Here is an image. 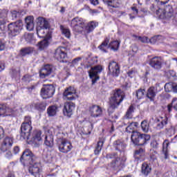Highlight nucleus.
Listing matches in <instances>:
<instances>
[{
	"label": "nucleus",
	"mask_w": 177,
	"mask_h": 177,
	"mask_svg": "<svg viewBox=\"0 0 177 177\" xmlns=\"http://www.w3.org/2000/svg\"><path fill=\"white\" fill-rule=\"evenodd\" d=\"M8 12V11L6 9L0 10V30L1 31H6L8 28L9 38L13 39L21 32L23 22L19 20L15 22H11L7 26L8 23H9Z\"/></svg>",
	"instance_id": "obj_1"
},
{
	"label": "nucleus",
	"mask_w": 177,
	"mask_h": 177,
	"mask_svg": "<svg viewBox=\"0 0 177 177\" xmlns=\"http://www.w3.org/2000/svg\"><path fill=\"white\" fill-rule=\"evenodd\" d=\"M151 12L156 15L160 19H171L174 23L177 24V13L175 14L172 6L167 5L165 7H159L157 5L152 4L150 8Z\"/></svg>",
	"instance_id": "obj_2"
},
{
	"label": "nucleus",
	"mask_w": 177,
	"mask_h": 177,
	"mask_svg": "<svg viewBox=\"0 0 177 177\" xmlns=\"http://www.w3.org/2000/svg\"><path fill=\"white\" fill-rule=\"evenodd\" d=\"M124 93L121 91V89H117L113 95L109 99V107L108 109L109 114H113L115 109L118 108V106L121 104L122 100H124Z\"/></svg>",
	"instance_id": "obj_3"
},
{
	"label": "nucleus",
	"mask_w": 177,
	"mask_h": 177,
	"mask_svg": "<svg viewBox=\"0 0 177 177\" xmlns=\"http://www.w3.org/2000/svg\"><path fill=\"white\" fill-rule=\"evenodd\" d=\"M106 158L109 160H113L110 163V167L115 171H121L123 167H125V161L127 160L126 158H123L121 160V158L117 154V153H108L106 156Z\"/></svg>",
	"instance_id": "obj_4"
},
{
	"label": "nucleus",
	"mask_w": 177,
	"mask_h": 177,
	"mask_svg": "<svg viewBox=\"0 0 177 177\" xmlns=\"http://www.w3.org/2000/svg\"><path fill=\"white\" fill-rule=\"evenodd\" d=\"M131 139L136 146H146L151 139V137L149 134L140 133L137 131L131 134Z\"/></svg>",
	"instance_id": "obj_5"
},
{
	"label": "nucleus",
	"mask_w": 177,
	"mask_h": 177,
	"mask_svg": "<svg viewBox=\"0 0 177 177\" xmlns=\"http://www.w3.org/2000/svg\"><path fill=\"white\" fill-rule=\"evenodd\" d=\"M110 42V38L106 37L104 39V41L98 46L99 49L102 50V52H104V53H107L106 48H111L112 50L114 52L117 51V50L120 48V41H113Z\"/></svg>",
	"instance_id": "obj_6"
},
{
	"label": "nucleus",
	"mask_w": 177,
	"mask_h": 177,
	"mask_svg": "<svg viewBox=\"0 0 177 177\" xmlns=\"http://www.w3.org/2000/svg\"><path fill=\"white\" fill-rule=\"evenodd\" d=\"M20 161L26 165L33 164L35 161H38V158L34 155L31 150L26 149L22 153Z\"/></svg>",
	"instance_id": "obj_7"
},
{
	"label": "nucleus",
	"mask_w": 177,
	"mask_h": 177,
	"mask_svg": "<svg viewBox=\"0 0 177 177\" xmlns=\"http://www.w3.org/2000/svg\"><path fill=\"white\" fill-rule=\"evenodd\" d=\"M55 86L53 84H44L41 89L40 95L43 99H50L55 95Z\"/></svg>",
	"instance_id": "obj_8"
},
{
	"label": "nucleus",
	"mask_w": 177,
	"mask_h": 177,
	"mask_svg": "<svg viewBox=\"0 0 177 177\" xmlns=\"http://www.w3.org/2000/svg\"><path fill=\"white\" fill-rule=\"evenodd\" d=\"M71 26L75 32H82L84 27H85V24L82 21V19L75 17L71 20Z\"/></svg>",
	"instance_id": "obj_9"
},
{
	"label": "nucleus",
	"mask_w": 177,
	"mask_h": 177,
	"mask_svg": "<svg viewBox=\"0 0 177 177\" xmlns=\"http://www.w3.org/2000/svg\"><path fill=\"white\" fill-rule=\"evenodd\" d=\"M57 145L61 153H67L73 149V145L66 138L59 139Z\"/></svg>",
	"instance_id": "obj_10"
},
{
	"label": "nucleus",
	"mask_w": 177,
	"mask_h": 177,
	"mask_svg": "<svg viewBox=\"0 0 177 177\" xmlns=\"http://www.w3.org/2000/svg\"><path fill=\"white\" fill-rule=\"evenodd\" d=\"M31 131H32V126L29 124H21V140H28L31 136Z\"/></svg>",
	"instance_id": "obj_11"
},
{
	"label": "nucleus",
	"mask_w": 177,
	"mask_h": 177,
	"mask_svg": "<svg viewBox=\"0 0 177 177\" xmlns=\"http://www.w3.org/2000/svg\"><path fill=\"white\" fill-rule=\"evenodd\" d=\"M64 50H66L64 47H58L54 53V57L61 63H67V54Z\"/></svg>",
	"instance_id": "obj_12"
},
{
	"label": "nucleus",
	"mask_w": 177,
	"mask_h": 177,
	"mask_svg": "<svg viewBox=\"0 0 177 177\" xmlns=\"http://www.w3.org/2000/svg\"><path fill=\"white\" fill-rule=\"evenodd\" d=\"M102 66L100 65L95 66L94 67H91V70L88 71V75L92 80V84H96L97 80H99L100 77L98 74L102 73Z\"/></svg>",
	"instance_id": "obj_13"
},
{
	"label": "nucleus",
	"mask_w": 177,
	"mask_h": 177,
	"mask_svg": "<svg viewBox=\"0 0 177 177\" xmlns=\"http://www.w3.org/2000/svg\"><path fill=\"white\" fill-rule=\"evenodd\" d=\"M63 96L65 100H75V99L78 98L77 90L73 86L66 88L63 93Z\"/></svg>",
	"instance_id": "obj_14"
},
{
	"label": "nucleus",
	"mask_w": 177,
	"mask_h": 177,
	"mask_svg": "<svg viewBox=\"0 0 177 177\" xmlns=\"http://www.w3.org/2000/svg\"><path fill=\"white\" fill-rule=\"evenodd\" d=\"M162 63H164L162 57L156 56L149 59V64L152 68L158 71L162 68Z\"/></svg>",
	"instance_id": "obj_15"
},
{
	"label": "nucleus",
	"mask_w": 177,
	"mask_h": 177,
	"mask_svg": "<svg viewBox=\"0 0 177 177\" xmlns=\"http://www.w3.org/2000/svg\"><path fill=\"white\" fill-rule=\"evenodd\" d=\"M28 172L32 176L37 177V175H39V172H41V165L38 162V160L33 162L32 164H29Z\"/></svg>",
	"instance_id": "obj_16"
},
{
	"label": "nucleus",
	"mask_w": 177,
	"mask_h": 177,
	"mask_svg": "<svg viewBox=\"0 0 177 177\" xmlns=\"http://www.w3.org/2000/svg\"><path fill=\"white\" fill-rule=\"evenodd\" d=\"M109 71L113 77H118L120 75V65L115 61H111L109 64Z\"/></svg>",
	"instance_id": "obj_17"
},
{
	"label": "nucleus",
	"mask_w": 177,
	"mask_h": 177,
	"mask_svg": "<svg viewBox=\"0 0 177 177\" xmlns=\"http://www.w3.org/2000/svg\"><path fill=\"white\" fill-rule=\"evenodd\" d=\"M52 73H53V66L46 64L40 70L39 75L41 78H46L47 77H49Z\"/></svg>",
	"instance_id": "obj_18"
},
{
	"label": "nucleus",
	"mask_w": 177,
	"mask_h": 177,
	"mask_svg": "<svg viewBox=\"0 0 177 177\" xmlns=\"http://www.w3.org/2000/svg\"><path fill=\"white\" fill-rule=\"evenodd\" d=\"M12 146H13V138L10 137H6L3 140L0 150L1 151H3V153H5V151L10 150Z\"/></svg>",
	"instance_id": "obj_19"
},
{
	"label": "nucleus",
	"mask_w": 177,
	"mask_h": 177,
	"mask_svg": "<svg viewBox=\"0 0 177 177\" xmlns=\"http://www.w3.org/2000/svg\"><path fill=\"white\" fill-rule=\"evenodd\" d=\"M89 113L91 117L97 118V117L102 115L103 111L102 110V107L99 106V105H92L89 107Z\"/></svg>",
	"instance_id": "obj_20"
},
{
	"label": "nucleus",
	"mask_w": 177,
	"mask_h": 177,
	"mask_svg": "<svg viewBox=\"0 0 177 177\" xmlns=\"http://www.w3.org/2000/svg\"><path fill=\"white\" fill-rule=\"evenodd\" d=\"M41 132L39 130H35L31 136L29 138V139H31L32 142L35 143V147H38L39 146V142L42 140V138L41 137Z\"/></svg>",
	"instance_id": "obj_21"
},
{
	"label": "nucleus",
	"mask_w": 177,
	"mask_h": 177,
	"mask_svg": "<svg viewBox=\"0 0 177 177\" xmlns=\"http://www.w3.org/2000/svg\"><path fill=\"white\" fill-rule=\"evenodd\" d=\"M74 109H75V104L73 102H66L63 109L64 115L71 117L73 115V111Z\"/></svg>",
	"instance_id": "obj_22"
},
{
	"label": "nucleus",
	"mask_w": 177,
	"mask_h": 177,
	"mask_svg": "<svg viewBox=\"0 0 177 177\" xmlns=\"http://www.w3.org/2000/svg\"><path fill=\"white\" fill-rule=\"evenodd\" d=\"M155 122L156 123V129H164V127L168 125V117H160V118H156L155 120Z\"/></svg>",
	"instance_id": "obj_23"
},
{
	"label": "nucleus",
	"mask_w": 177,
	"mask_h": 177,
	"mask_svg": "<svg viewBox=\"0 0 177 177\" xmlns=\"http://www.w3.org/2000/svg\"><path fill=\"white\" fill-rule=\"evenodd\" d=\"M37 23L38 26L37 28H45V30H48L50 27L49 22L44 17H39Z\"/></svg>",
	"instance_id": "obj_24"
},
{
	"label": "nucleus",
	"mask_w": 177,
	"mask_h": 177,
	"mask_svg": "<svg viewBox=\"0 0 177 177\" xmlns=\"http://www.w3.org/2000/svg\"><path fill=\"white\" fill-rule=\"evenodd\" d=\"M156 95L157 89H156V87L151 86L148 88L147 92V97H148L151 102H154V99H156Z\"/></svg>",
	"instance_id": "obj_25"
},
{
	"label": "nucleus",
	"mask_w": 177,
	"mask_h": 177,
	"mask_svg": "<svg viewBox=\"0 0 177 177\" xmlns=\"http://www.w3.org/2000/svg\"><path fill=\"white\" fill-rule=\"evenodd\" d=\"M113 147H115V149L118 150V151L122 152L127 148V145L122 141L117 140L113 142Z\"/></svg>",
	"instance_id": "obj_26"
},
{
	"label": "nucleus",
	"mask_w": 177,
	"mask_h": 177,
	"mask_svg": "<svg viewBox=\"0 0 177 177\" xmlns=\"http://www.w3.org/2000/svg\"><path fill=\"white\" fill-rule=\"evenodd\" d=\"M25 23L26 24V29L28 31H32L34 30V17L29 16L25 19Z\"/></svg>",
	"instance_id": "obj_27"
},
{
	"label": "nucleus",
	"mask_w": 177,
	"mask_h": 177,
	"mask_svg": "<svg viewBox=\"0 0 177 177\" xmlns=\"http://www.w3.org/2000/svg\"><path fill=\"white\" fill-rule=\"evenodd\" d=\"M50 38H52V37L48 36L46 37L43 41L39 42L38 46L40 50H44V49H46V48L49 46V39H50Z\"/></svg>",
	"instance_id": "obj_28"
},
{
	"label": "nucleus",
	"mask_w": 177,
	"mask_h": 177,
	"mask_svg": "<svg viewBox=\"0 0 177 177\" xmlns=\"http://www.w3.org/2000/svg\"><path fill=\"white\" fill-rule=\"evenodd\" d=\"M141 172L142 175H145V176H147L150 174V172H151V167H150V165L147 162L142 163Z\"/></svg>",
	"instance_id": "obj_29"
},
{
	"label": "nucleus",
	"mask_w": 177,
	"mask_h": 177,
	"mask_svg": "<svg viewBox=\"0 0 177 177\" xmlns=\"http://www.w3.org/2000/svg\"><path fill=\"white\" fill-rule=\"evenodd\" d=\"M44 145H46V146L47 147H49L50 149H52V147H53V135L46 136Z\"/></svg>",
	"instance_id": "obj_30"
},
{
	"label": "nucleus",
	"mask_w": 177,
	"mask_h": 177,
	"mask_svg": "<svg viewBox=\"0 0 177 177\" xmlns=\"http://www.w3.org/2000/svg\"><path fill=\"white\" fill-rule=\"evenodd\" d=\"M164 133L168 138L174 136V135H175V127L172 125L169 126L168 127L165 129Z\"/></svg>",
	"instance_id": "obj_31"
},
{
	"label": "nucleus",
	"mask_w": 177,
	"mask_h": 177,
	"mask_svg": "<svg viewBox=\"0 0 177 177\" xmlns=\"http://www.w3.org/2000/svg\"><path fill=\"white\" fill-rule=\"evenodd\" d=\"M133 37L134 38H137L138 41H140V42H142V44H149V42H151V43L154 42V38L149 39V37H147L136 36V35H134Z\"/></svg>",
	"instance_id": "obj_32"
},
{
	"label": "nucleus",
	"mask_w": 177,
	"mask_h": 177,
	"mask_svg": "<svg viewBox=\"0 0 177 177\" xmlns=\"http://www.w3.org/2000/svg\"><path fill=\"white\" fill-rule=\"evenodd\" d=\"M58 108L55 105L50 106L47 109V114H48L49 117H53L56 115V113H57Z\"/></svg>",
	"instance_id": "obj_33"
},
{
	"label": "nucleus",
	"mask_w": 177,
	"mask_h": 177,
	"mask_svg": "<svg viewBox=\"0 0 177 177\" xmlns=\"http://www.w3.org/2000/svg\"><path fill=\"white\" fill-rule=\"evenodd\" d=\"M135 109L133 108V105H131L129 106V108L128 109L125 117H126V120H124V122L123 124H124V125H127V124H125V122H129L128 120H129V118H132V113H133Z\"/></svg>",
	"instance_id": "obj_34"
},
{
	"label": "nucleus",
	"mask_w": 177,
	"mask_h": 177,
	"mask_svg": "<svg viewBox=\"0 0 177 177\" xmlns=\"http://www.w3.org/2000/svg\"><path fill=\"white\" fill-rule=\"evenodd\" d=\"M32 52H34V49L32 48L26 47L20 50L19 55L21 56H27V55H30Z\"/></svg>",
	"instance_id": "obj_35"
},
{
	"label": "nucleus",
	"mask_w": 177,
	"mask_h": 177,
	"mask_svg": "<svg viewBox=\"0 0 177 177\" xmlns=\"http://www.w3.org/2000/svg\"><path fill=\"white\" fill-rule=\"evenodd\" d=\"M34 107L36 110H39V111H44L46 109V103L44 102H37L34 104Z\"/></svg>",
	"instance_id": "obj_36"
},
{
	"label": "nucleus",
	"mask_w": 177,
	"mask_h": 177,
	"mask_svg": "<svg viewBox=\"0 0 177 177\" xmlns=\"http://www.w3.org/2000/svg\"><path fill=\"white\" fill-rule=\"evenodd\" d=\"M61 31L62 32V35L66 37V38H68V39H70L71 37V32L70 31V29L64 28V26H60Z\"/></svg>",
	"instance_id": "obj_37"
},
{
	"label": "nucleus",
	"mask_w": 177,
	"mask_h": 177,
	"mask_svg": "<svg viewBox=\"0 0 177 177\" xmlns=\"http://www.w3.org/2000/svg\"><path fill=\"white\" fill-rule=\"evenodd\" d=\"M97 26V24L95 21H91L88 24L87 26L86 27V30L88 33L92 32L95 28H96V26Z\"/></svg>",
	"instance_id": "obj_38"
},
{
	"label": "nucleus",
	"mask_w": 177,
	"mask_h": 177,
	"mask_svg": "<svg viewBox=\"0 0 177 177\" xmlns=\"http://www.w3.org/2000/svg\"><path fill=\"white\" fill-rule=\"evenodd\" d=\"M103 143L104 142L102 140H100L97 142L95 149L94 150V154H95V156H97V154H100V151H102V147H103Z\"/></svg>",
	"instance_id": "obj_39"
},
{
	"label": "nucleus",
	"mask_w": 177,
	"mask_h": 177,
	"mask_svg": "<svg viewBox=\"0 0 177 177\" xmlns=\"http://www.w3.org/2000/svg\"><path fill=\"white\" fill-rule=\"evenodd\" d=\"M6 113H12V109L7 108L5 104H0V116L3 115Z\"/></svg>",
	"instance_id": "obj_40"
},
{
	"label": "nucleus",
	"mask_w": 177,
	"mask_h": 177,
	"mask_svg": "<svg viewBox=\"0 0 177 177\" xmlns=\"http://www.w3.org/2000/svg\"><path fill=\"white\" fill-rule=\"evenodd\" d=\"M136 124L138 123L137 122L129 123V124L126 128V132H127V133H131V135H133V132H138V131H133V127H136Z\"/></svg>",
	"instance_id": "obj_41"
},
{
	"label": "nucleus",
	"mask_w": 177,
	"mask_h": 177,
	"mask_svg": "<svg viewBox=\"0 0 177 177\" xmlns=\"http://www.w3.org/2000/svg\"><path fill=\"white\" fill-rule=\"evenodd\" d=\"M176 85L175 83H167L165 85V92H173L174 88H175Z\"/></svg>",
	"instance_id": "obj_42"
},
{
	"label": "nucleus",
	"mask_w": 177,
	"mask_h": 177,
	"mask_svg": "<svg viewBox=\"0 0 177 177\" xmlns=\"http://www.w3.org/2000/svg\"><path fill=\"white\" fill-rule=\"evenodd\" d=\"M45 28H37V34L39 38H45L46 35H45Z\"/></svg>",
	"instance_id": "obj_43"
},
{
	"label": "nucleus",
	"mask_w": 177,
	"mask_h": 177,
	"mask_svg": "<svg viewBox=\"0 0 177 177\" xmlns=\"http://www.w3.org/2000/svg\"><path fill=\"white\" fill-rule=\"evenodd\" d=\"M145 92H146L145 89L139 88L137 90L136 92L137 99H142L143 96H145Z\"/></svg>",
	"instance_id": "obj_44"
},
{
	"label": "nucleus",
	"mask_w": 177,
	"mask_h": 177,
	"mask_svg": "<svg viewBox=\"0 0 177 177\" xmlns=\"http://www.w3.org/2000/svg\"><path fill=\"white\" fill-rule=\"evenodd\" d=\"M149 122H147V121L143 120L141 122V128L143 132H149Z\"/></svg>",
	"instance_id": "obj_45"
},
{
	"label": "nucleus",
	"mask_w": 177,
	"mask_h": 177,
	"mask_svg": "<svg viewBox=\"0 0 177 177\" xmlns=\"http://www.w3.org/2000/svg\"><path fill=\"white\" fill-rule=\"evenodd\" d=\"M171 143L169 142V140H165L162 143V151H167L168 150V147H169V145Z\"/></svg>",
	"instance_id": "obj_46"
},
{
	"label": "nucleus",
	"mask_w": 177,
	"mask_h": 177,
	"mask_svg": "<svg viewBox=\"0 0 177 177\" xmlns=\"http://www.w3.org/2000/svg\"><path fill=\"white\" fill-rule=\"evenodd\" d=\"M134 158L136 162H140L143 161L142 156L139 153H136V152L134 153Z\"/></svg>",
	"instance_id": "obj_47"
},
{
	"label": "nucleus",
	"mask_w": 177,
	"mask_h": 177,
	"mask_svg": "<svg viewBox=\"0 0 177 177\" xmlns=\"http://www.w3.org/2000/svg\"><path fill=\"white\" fill-rule=\"evenodd\" d=\"M104 3L105 5H107V6H110L111 8H115V6H114V1L113 0H102Z\"/></svg>",
	"instance_id": "obj_48"
},
{
	"label": "nucleus",
	"mask_w": 177,
	"mask_h": 177,
	"mask_svg": "<svg viewBox=\"0 0 177 177\" xmlns=\"http://www.w3.org/2000/svg\"><path fill=\"white\" fill-rule=\"evenodd\" d=\"M32 33H25L24 38L26 42H31L32 41Z\"/></svg>",
	"instance_id": "obj_49"
},
{
	"label": "nucleus",
	"mask_w": 177,
	"mask_h": 177,
	"mask_svg": "<svg viewBox=\"0 0 177 177\" xmlns=\"http://www.w3.org/2000/svg\"><path fill=\"white\" fill-rule=\"evenodd\" d=\"M22 81L23 82H26V84L30 82L31 81V75L28 74L24 75V77H22Z\"/></svg>",
	"instance_id": "obj_50"
},
{
	"label": "nucleus",
	"mask_w": 177,
	"mask_h": 177,
	"mask_svg": "<svg viewBox=\"0 0 177 177\" xmlns=\"http://www.w3.org/2000/svg\"><path fill=\"white\" fill-rule=\"evenodd\" d=\"M158 145L160 144L158 143V142H157V140H153L151 142V147H152V149H158Z\"/></svg>",
	"instance_id": "obj_51"
},
{
	"label": "nucleus",
	"mask_w": 177,
	"mask_h": 177,
	"mask_svg": "<svg viewBox=\"0 0 177 177\" xmlns=\"http://www.w3.org/2000/svg\"><path fill=\"white\" fill-rule=\"evenodd\" d=\"M22 124H28L29 125H31V117L30 116H25L24 122Z\"/></svg>",
	"instance_id": "obj_52"
},
{
	"label": "nucleus",
	"mask_w": 177,
	"mask_h": 177,
	"mask_svg": "<svg viewBox=\"0 0 177 177\" xmlns=\"http://www.w3.org/2000/svg\"><path fill=\"white\" fill-rule=\"evenodd\" d=\"M171 106H173L174 110H176V111H177V98L176 97H175L172 100Z\"/></svg>",
	"instance_id": "obj_53"
},
{
	"label": "nucleus",
	"mask_w": 177,
	"mask_h": 177,
	"mask_svg": "<svg viewBox=\"0 0 177 177\" xmlns=\"http://www.w3.org/2000/svg\"><path fill=\"white\" fill-rule=\"evenodd\" d=\"M6 46V44H5V42H3L2 40H0V52H2V50H5Z\"/></svg>",
	"instance_id": "obj_54"
},
{
	"label": "nucleus",
	"mask_w": 177,
	"mask_h": 177,
	"mask_svg": "<svg viewBox=\"0 0 177 177\" xmlns=\"http://www.w3.org/2000/svg\"><path fill=\"white\" fill-rule=\"evenodd\" d=\"M156 2H160V5L162 7L165 8L164 5H165L166 3H168V2H169V0H156Z\"/></svg>",
	"instance_id": "obj_55"
},
{
	"label": "nucleus",
	"mask_w": 177,
	"mask_h": 177,
	"mask_svg": "<svg viewBox=\"0 0 177 177\" xmlns=\"http://www.w3.org/2000/svg\"><path fill=\"white\" fill-rule=\"evenodd\" d=\"M35 88H37V86L32 85L30 86H28L26 89H28V92L31 93L32 91H35Z\"/></svg>",
	"instance_id": "obj_56"
},
{
	"label": "nucleus",
	"mask_w": 177,
	"mask_h": 177,
	"mask_svg": "<svg viewBox=\"0 0 177 177\" xmlns=\"http://www.w3.org/2000/svg\"><path fill=\"white\" fill-rule=\"evenodd\" d=\"M5 135V131L2 127H0V140L3 138Z\"/></svg>",
	"instance_id": "obj_57"
},
{
	"label": "nucleus",
	"mask_w": 177,
	"mask_h": 177,
	"mask_svg": "<svg viewBox=\"0 0 177 177\" xmlns=\"http://www.w3.org/2000/svg\"><path fill=\"white\" fill-rule=\"evenodd\" d=\"M82 58L81 57H77V58H75L74 59L73 61H72V64L75 65V64H78V62H80V60H81Z\"/></svg>",
	"instance_id": "obj_58"
},
{
	"label": "nucleus",
	"mask_w": 177,
	"mask_h": 177,
	"mask_svg": "<svg viewBox=\"0 0 177 177\" xmlns=\"http://www.w3.org/2000/svg\"><path fill=\"white\" fill-rule=\"evenodd\" d=\"M144 152H145V149H142V148H140V149H138V150H136V151H135L136 153L140 154V155H141V156H142V154H143Z\"/></svg>",
	"instance_id": "obj_59"
},
{
	"label": "nucleus",
	"mask_w": 177,
	"mask_h": 177,
	"mask_svg": "<svg viewBox=\"0 0 177 177\" xmlns=\"http://www.w3.org/2000/svg\"><path fill=\"white\" fill-rule=\"evenodd\" d=\"M19 151H20V148L19 147V146L15 147L13 149L14 154H17V153H19Z\"/></svg>",
	"instance_id": "obj_60"
},
{
	"label": "nucleus",
	"mask_w": 177,
	"mask_h": 177,
	"mask_svg": "<svg viewBox=\"0 0 177 177\" xmlns=\"http://www.w3.org/2000/svg\"><path fill=\"white\" fill-rule=\"evenodd\" d=\"M89 1L94 6H96V5H99V0H89Z\"/></svg>",
	"instance_id": "obj_61"
},
{
	"label": "nucleus",
	"mask_w": 177,
	"mask_h": 177,
	"mask_svg": "<svg viewBox=\"0 0 177 177\" xmlns=\"http://www.w3.org/2000/svg\"><path fill=\"white\" fill-rule=\"evenodd\" d=\"M19 15V12L17 11H14L12 12V19H17V15Z\"/></svg>",
	"instance_id": "obj_62"
},
{
	"label": "nucleus",
	"mask_w": 177,
	"mask_h": 177,
	"mask_svg": "<svg viewBox=\"0 0 177 177\" xmlns=\"http://www.w3.org/2000/svg\"><path fill=\"white\" fill-rule=\"evenodd\" d=\"M131 10H133V15H138L139 13V10L136 7H131Z\"/></svg>",
	"instance_id": "obj_63"
},
{
	"label": "nucleus",
	"mask_w": 177,
	"mask_h": 177,
	"mask_svg": "<svg viewBox=\"0 0 177 177\" xmlns=\"http://www.w3.org/2000/svg\"><path fill=\"white\" fill-rule=\"evenodd\" d=\"M6 157L7 158H10V157H12V152L10 151L7 150V152L6 153Z\"/></svg>",
	"instance_id": "obj_64"
}]
</instances>
